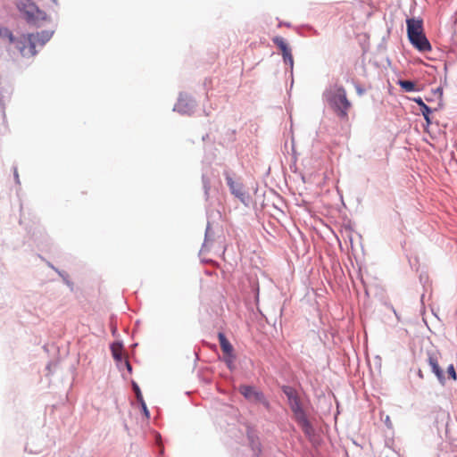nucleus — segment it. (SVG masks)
<instances>
[{
    "instance_id": "20e7f679",
    "label": "nucleus",
    "mask_w": 457,
    "mask_h": 457,
    "mask_svg": "<svg viewBox=\"0 0 457 457\" xmlns=\"http://www.w3.org/2000/svg\"><path fill=\"white\" fill-rule=\"evenodd\" d=\"M16 5L29 22H35L42 15V12L31 0H17Z\"/></svg>"
},
{
    "instance_id": "f03ea898",
    "label": "nucleus",
    "mask_w": 457,
    "mask_h": 457,
    "mask_svg": "<svg viewBox=\"0 0 457 457\" xmlns=\"http://www.w3.org/2000/svg\"><path fill=\"white\" fill-rule=\"evenodd\" d=\"M282 391L288 399V403L294 413V418L295 421L302 428L303 433L306 436H311L313 434L314 429L310 421L308 420L301 406L300 399L297 395L296 391L293 387L288 386H284L282 387Z\"/></svg>"
},
{
    "instance_id": "4468645a",
    "label": "nucleus",
    "mask_w": 457,
    "mask_h": 457,
    "mask_svg": "<svg viewBox=\"0 0 457 457\" xmlns=\"http://www.w3.org/2000/svg\"><path fill=\"white\" fill-rule=\"evenodd\" d=\"M398 84L405 92L416 90V84L411 80H399Z\"/></svg>"
},
{
    "instance_id": "412c9836",
    "label": "nucleus",
    "mask_w": 457,
    "mask_h": 457,
    "mask_svg": "<svg viewBox=\"0 0 457 457\" xmlns=\"http://www.w3.org/2000/svg\"><path fill=\"white\" fill-rule=\"evenodd\" d=\"M419 375H420V378H422V377H423V376H422V373H421V371H420V372H419Z\"/></svg>"
},
{
    "instance_id": "2eb2a0df",
    "label": "nucleus",
    "mask_w": 457,
    "mask_h": 457,
    "mask_svg": "<svg viewBox=\"0 0 457 457\" xmlns=\"http://www.w3.org/2000/svg\"><path fill=\"white\" fill-rule=\"evenodd\" d=\"M0 37H7L9 38L10 42L13 41V36L12 32L6 28L0 27Z\"/></svg>"
},
{
    "instance_id": "f3484780",
    "label": "nucleus",
    "mask_w": 457,
    "mask_h": 457,
    "mask_svg": "<svg viewBox=\"0 0 457 457\" xmlns=\"http://www.w3.org/2000/svg\"><path fill=\"white\" fill-rule=\"evenodd\" d=\"M447 374H448V377L453 380L456 379V372H455V370H454V367L453 364L449 365L447 367V370H446Z\"/></svg>"
},
{
    "instance_id": "9d476101",
    "label": "nucleus",
    "mask_w": 457,
    "mask_h": 457,
    "mask_svg": "<svg viewBox=\"0 0 457 457\" xmlns=\"http://www.w3.org/2000/svg\"><path fill=\"white\" fill-rule=\"evenodd\" d=\"M408 37L423 32L422 20L411 18L406 21Z\"/></svg>"
},
{
    "instance_id": "39448f33",
    "label": "nucleus",
    "mask_w": 457,
    "mask_h": 457,
    "mask_svg": "<svg viewBox=\"0 0 457 457\" xmlns=\"http://www.w3.org/2000/svg\"><path fill=\"white\" fill-rule=\"evenodd\" d=\"M409 40L412 44V46L420 52H429L432 49L431 45L428 40L427 37L425 36L424 32L419 34L417 33L413 36L409 37Z\"/></svg>"
},
{
    "instance_id": "4be33fe9",
    "label": "nucleus",
    "mask_w": 457,
    "mask_h": 457,
    "mask_svg": "<svg viewBox=\"0 0 457 457\" xmlns=\"http://www.w3.org/2000/svg\"><path fill=\"white\" fill-rule=\"evenodd\" d=\"M53 2L56 3V0H53Z\"/></svg>"
},
{
    "instance_id": "f8f14e48",
    "label": "nucleus",
    "mask_w": 457,
    "mask_h": 457,
    "mask_svg": "<svg viewBox=\"0 0 457 457\" xmlns=\"http://www.w3.org/2000/svg\"><path fill=\"white\" fill-rule=\"evenodd\" d=\"M413 100L420 106V112L424 119L426 120L427 123L430 124V113L432 112V110L423 102V100L420 97L414 98Z\"/></svg>"
},
{
    "instance_id": "6ab92c4d",
    "label": "nucleus",
    "mask_w": 457,
    "mask_h": 457,
    "mask_svg": "<svg viewBox=\"0 0 457 457\" xmlns=\"http://www.w3.org/2000/svg\"><path fill=\"white\" fill-rule=\"evenodd\" d=\"M140 403L142 405L143 411L145 413L146 416H148L149 412H148L145 403L144 401H142V402H140Z\"/></svg>"
},
{
    "instance_id": "aec40b11",
    "label": "nucleus",
    "mask_w": 457,
    "mask_h": 457,
    "mask_svg": "<svg viewBox=\"0 0 457 457\" xmlns=\"http://www.w3.org/2000/svg\"><path fill=\"white\" fill-rule=\"evenodd\" d=\"M123 361H124V364H125L126 368L128 369V370L129 372H131L132 368H131V365H130L129 361H128V359L125 358Z\"/></svg>"
},
{
    "instance_id": "ddd939ff",
    "label": "nucleus",
    "mask_w": 457,
    "mask_h": 457,
    "mask_svg": "<svg viewBox=\"0 0 457 457\" xmlns=\"http://www.w3.org/2000/svg\"><path fill=\"white\" fill-rule=\"evenodd\" d=\"M112 357L117 361H122L123 360V348L122 345L119 343H114L111 347Z\"/></svg>"
},
{
    "instance_id": "0eeeda50",
    "label": "nucleus",
    "mask_w": 457,
    "mask_h": 457,
    "mask_svg": "<svg viewBox=\"0 0 457 457\" xmlns=\"http://www.w3.org/2000/svg\"><path fill=\"white\" fill-rule=\"evenodd\" d=\"M273 42L281 51L284 62L292 67L294 63L293 55L291 54V49L287 46L285 39L281 37H276L273 38Z\"/></svg>"
},
{
    "instance_id": "423d86ee",
    "label": "nucleus",
    "mask_w": 457,
    "mask_h": 457,
    "mask_svg": "<svg viewBox=\"0 0 457 457\" xmlns=\"http://www.w3.org/2000/svg\"><path fill=\"white\" fill-rule=\"evenodd\" d=\"M239 392L249 401L264 403L265 398L262 393L255 390L254 387L250 386H240Z\"/></svg>"
},
{
    "instance_id": "dca6fc26",
    "label": "nucleus",
    "mask_w": 457,
    "mask_h": 457,
    "mask_svg": "<svg viewBox=\"0 0 457 457\" xmlns=\"http://www.w3.org/2000/svg\"><path fill=\"white\" fill-rule=\"evenodd\" d=\"M235 358L236 357H235V354L233 353H230V354H225L224 361H225L226 364L228 365V367L229 369H232Z\"/></svg>"
},
{
    "instance_id": "f257e3e1",
    "label": "nucleus",
    "mask_w": 457,
    "mask_h": 457,
    "mask_svg": "<svg viewBox=\"0 0 457 457\" xmlns=\"http://www.w3.org/2000/svg\"><path fill=\"white\" fill-rule=\"evenodd\" d=\"M53 32L42 30L37 33L21 35L19 37H13L12 43L15 49L24 58L34 57L37 54V48H41L50 40Z\"/></svg>"
},
{
    "instance_id": "9b49d317",
    "label": "nucleus",
    "mask_w": 457,
    "mask_h": 457,
    "mask_svg": "<svg viewBox=\"0 0 457 457\" xmlns=\"http://www.w3.org/2000/svg\"><path fill=\"white\" fill-rule=\"evenodd\" d=\"M218 339L220 342V348L224 354H230L234 352L232 345L229 343L226 336L222 332H220L218 334Z\"/></svg>"
},
{
    "instance_id": "1a4fd4ad",
    "label": "nucleus",
    "mask_w": 457,
    "mask_h": 457,
    "mask_svg": "<svg viewBox=\"0 0 457 457\" xmlns=\"http://www.w3.org/2000/svg\"><path fill=\"white\" fill-rule=\"evenodd\" d=\"M428 361L436 378L440 380V382H444L445 376L439 366L438 354L429 353Z\"/></svg>"
},
{
    "instance_id": "6e6552de",
    "label": "nucleus",
    "mask_w": 457,
    "mask_h": 457,
    "mask_svg": "<svg viewBox=\"0 0 457 457\" xmlns=\"http://www.w3.org/2000/svg\"><path fill=\"white\" fill-rule=\"evenodd\" d=\"M227 184L229 187L231 193L237 197L241 202L245 203V191L241 183L236 182L233 179L227 175L226 177Z\"/></svg>"
},
{
    "instance_id": "a211bd4d",
    "label": "nucleus",
    "mask_w": 457,
    "mask_h": 457,
    "mask_svg": "<svg viewBox=\"0 0 457 457\" xmlns=\"http://www.w3.org/2000/svg\"><path fill=\"white\" fill-rule=\"evenodd\" d=\"M133 388H134V391H135V394H136V396H137V399L138 402H142L144 401L143 400V396H142V393L138 387V386L137 384H134L133 385Z\"/></svg>"
},
{
    "instance_id": "7ed1b4c3",
    "label": "nucleus",
    "mask_w": 457,
    "mask_h": 457,
    "mask_svg": "<svg viewBox=\"0 0 457 457\" xmlns=\"http://www.w3.org/2000/svg\"><path fill=\"white\" fill-rule=\"evenodd\" d=\"M331 104L335 106L336 111L340 117H347V112L351 104L346 98V93L343 87H338L337 89L335 96L331 99Z\"/></svg>"
}]
</instances>
